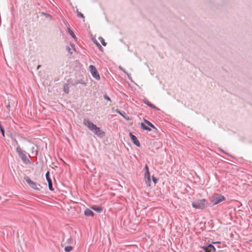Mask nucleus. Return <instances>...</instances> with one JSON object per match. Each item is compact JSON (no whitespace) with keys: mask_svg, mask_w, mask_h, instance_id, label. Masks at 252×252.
I'll list each match as a JSON object with an SVG mask.
<instances>
[{"mask_svg":"<svg viewBox=\"0 0 252 252\" xmlns=\"http://www.w3.org/2000/svg\"><path fill=\"white\" fill-rule=\"evenodd\" d=\"M67 32L71 36V37L73 38H74V39H76V35L74 33V32L72 31V30L70 28H69V27L67 28Z\"/></svg>","mask_w":252,"mask_h":252,"instance_id":"15","label":"nucleus"},{"mask_svg":"<svg viewBox=\"0 0 252 252\" xmlns=\"http://www.w3.org/2000/svg\"><path fill=\"white\" fill-rule=\"evenodd\" d=\"M129 136L130 137V139L132 141V142L137 147L140 146V143L136 136L133 135L131 132H129Z\"/></svg>","mask_w":252,"mask_h":252,"instance_id":"8","label":"nucleus"},{"mask_svg":"<svg viewBox=\"0 0 252 252\" xmlns=\"http://www.w3.org/2000/svg\"><path fill=\"white\" fill-rule=\"evenodd\" d=\"M35 151H36V153H35V155L36 156L37 155L38 151H37V150H36Z\"/></svg>","mask_w":252,"mask_h":252,"instance_id":"38","label":"nucleus"},{"mask_svg":"<svg viewBox=\"0 0 252 252\" xmlns=\"http://www.w3.org/2000/svg\"><path fill=\"white\" fill-rule=\"evenodd\" d=\"M78 83H81V84H84V85H86V83H84V82H82V80L78 81L77 82H76L75 84H78Z\"/></svg>","mask_w":252,"mask_h":252,"instance_id":"32","label":"nucleus"},{"mask_svg":"<svg viewBox=\"0 0 252 252\" xmlns=\"http://www.w3.org/2000/svg\"><path fill=\"white\" fill-rule=\"evenodd\" d=\"M143 102L147 104L148 106L150 107L152 109H156L157 110H159V109L155 105H154L153 104L151 103L149 101V100L147 99H145L143 100Z\"/></svg>","mask_w":252,"mask_h":252,"instance_id":"10","label":"nucleus"},{"mask_svg":"<svg viewBox=\"0 0 252 252\" xmlns=\"http://www.w3.org/2000/svg\"><path fill=\"white\" fill-rule=\"evenodd\" d=\"M225 200L224 196L220 194H216L211 198L213 205H217Z\"/></svg>","mask_w":252,"mask_h":252,"instance_id":"4","label":"nucleus"},{"mask_svg":"<svg viewBox=\"0 0 252 252\" xmlns=\"http://www.w3.org/2000/svg\"><path fill=\"white\" fill-rule=\"evenodd\" d=\"M98 40L100 41L103 46H105L106 45V42H105L104 39L102 37H99Z\"/></svg>","mask_w":252,"mask_h":252,"instance_id":"19","label":"nucleus"},{"mask_svg":"<svg viewBox=\"0 0 252 252\" xmlns=\"http://www.w3.org/2000/svg\"><path fill=\"white\" fill-rule=\"evenodd\" d=\"M116 111L117 112V113H118V114H119L120 115L122 116L124 118H125V117L124 116V114H125V113L124 112H122L118 109H116Z\"/></svg>","mask_w":252,"mask_h":252,"instance_id":"23","label":"nucleus"},{"mask_svg":"<svg viewBox=\"0 0 252 252\" xmlns=\"http://www.w3.org/2000/svg\"><path fill=\"white\" fill-rule=\"evenodd\" d=\"M84 125L86 126L91 131L98 137L102 138L105 135V132L97 127L92 122L87 119H84Z\"/></svg>","mask_w":252,"mask_h":252,"instance_id":"1","label":"nucleus"},{"mask_svg":"<svg viewBox=\"0 0 252 252\" xmlns=\"http://www.w3.org/2000/svg\"><path fill=\"white\" fill-rule=\"evenodd\" d=\"M84 214L85 216H88V217H93L94 216V214L93 213V212L90 210V209H86L85 211H84Z\"/></svg>","mask_w":252,"mask_h":252,"instance_id":"11","label":"nucleus"},{"mask_svg":"<svg viewBox=\"0 0 252 252\" xmlns=\"http://www.w3.org/2000/svg\"><path fill=\"white\" fill-rule=\"evenodd\" d=\"M25 181L27 183V184L33 189L39 190L40 189L38 188L37 184L32 181L29 177H26L25 178Z\"/></svg>","mask_w":252,"mask_h":252,"instance_id":"6","label":"nucleus"},{"mask_svg":"<svg viewBox=\"0 0 252 252\" xmlns=\"http://www.w3.org/2000/svg\"><path fill=\"white\" fill-rule=\"evenodd\" d=\"M39 67H40V65H38V66H37V68H39Z\"/></svg>","mask_w":252,"mask_h":252,"instance_id":"40","label":"nucleus"},{"mask_svg":"<svg viewBox=\"0 0 252 252\" xmlns=\"http://www.w3.org/2000/svg\"><path fill=\"white\" fill-rule=\"evenodd\" d=\"M140 126L144 130L148 131H150L151 130V129L150 127L147 126L143 123H140Z\"/></svg>","mask_w":252,"mask_h":252,"instance_id":"16","label":"nucleus"},{"mask_svg":"<svg viewBox=\"0 0 252 252\" xmlns=\"http://www.w3.org/2000/svg\"><path fill=\"white\" fill-rule=\"evenodd\" d=\"M91 208L93 210H94L95 211H96L98 213H101L102 211V208L100 206H92Z\"/></svg>","mask_w":252,"mask_h":252,"instance_id":"13","label":"nucleus"},{"mask_svg":"<svg viewBox=\"0 0 252 252\" xmlns=\"http://www.w3.org/2000/svg\"><path fill=\"white\" fill-rule=\"evenodd\" d=\"M16 151L24 163L27 165L32 163L31 161L28 157V155L30 156V155L26 151H23L20 146L17 147Z\"/></svg>","mask_w":252,"mask_h":252,"instance_id":"2","label":"nucleus"},{"mask_svg":"<svg viewBox=\"0 0 252 252\" xmlns=\"http://www.w3.org/2000/svg\"><path fill=\"white\" fill-rule=\"evenodd\" d=\"M144 122L148 125L149 126H150L151 127L153 128V129H155V130H157V128H156V127L153 125L152 124L150 121H148L147 120L145 119H144Z\"/></svg>","mask_w":252,"mask_h":252,"instance_id":"12","label":"nucleus"},{"mask_svg":"<svg viewBox=\"0 0 252 252\" xmlns=\"http://www.w3.org/2000/svg\"><path fill=\"white\" fill-rule=\"evenodd\" d=\"M45 176H46V179L47 181L48 184V187H49V190L51 191H53L54 188L53 187L52 180H51V178L50 177V172L49 171H48L46 173Z\"/></svg>","mask_w":252,"mask_h":252,"instance_id":"7","label":"nucleus"},{"mask_svg":"<svg viewBox=\"0 0 252 252\" xmlns=\"http://www.w3.org/2000/svg\"><path fill=\"white\" fill-rule=\"evenodd\" d=\"M63 91L66 94H69V86L68 84H65L63 85Z\"/></svg>","mask_w":252,"mask_h":252,"instance_id":"17","label":"nucleus"},{"mask_svg":"<svg viewBox=\"0 0 252 252\" xmlns=\"http://www.w3.org/2000/svg\"><path fill=\"white\" fill-rule=\"evenodd\" d=\"M71 241H72L71 238L70 237L68 239V240L67 241V243L70 244L71 243Z\"/></svg>","mask_w":252,"mask_h":252,"instance_id":"33","label":"nucleus"},{"mask_svg":"<svg viewBox=\"0 0 252 252\" xmlns=\"http://www.w3.org/2000/svg\"><path fill=\"white\" fill-rule=\"evenodd\" d=\"M34 150H35V147L34 146H32V154H33Z\"/></svg>","mask_w":252,"mask_h":252,"instance_id":"35","label":"nucleus"},{"mask_svg":"<svg viewBox=\"0 0 252 252\" xmlns=\"http://www.w3.org/2000/svg\"><path fill=\"white\" fill-rule=\"evenodd\" d=\"M76 12H77L78 17H81V18H84V15L81 12L79 11L78 9H77Z\"/></svg>","mask_w":252,"mask_h":252,"instance_id":"21","label":"nucleus"},{"mask_svg":"<svg viewBox=\"0 0 252 252\" xmlns=\"http://www.w3.org/2000/svg\"><path fill=\"white\" fill-rule=\"evenodd\" d=\"M153 182H154L155 183H157V179L156 178H155V177H153Z\"/></svg>","mask_w":252,"mask_h":252,"instance_id":"34","label":"nucleus"},{"mask_svg":"<svg viewBox=\"0 0 252 252\" xmlns=\"http://www.w3.org/2000/svg\"><path fill=\"white\" fill-rule=\"evenodd\" d=\"M89 69L92 76L97 80H99L100 78L96 67L93 65H90Z\"/></svg>","mask_w":252,"mask_h":252,"instance_id":"5","label":"nucleus"},{"mask_svg":"<svg viewBox=\"0 0 252 252\" xmlns=\"http://www.w3.org/2000/svg\"><path fill=\"white\" fill-rule=\"evenodd\" d=\"M250 242H252V239L250 241Z\"/></svg>","mask_w":252,"mask_h":252,"instance_id":"41","label":"nucleus"},{"mask_svg":"<svg viewBox=\"0 0 252 252\" xmlns=\"http://www.w3.org/2000/svg\"><path fill=\"white\" fill-rule=\"evenodd\" d=\"M145 177L147 179L148 182H149L151 181L150 174L149 171H146V172L145 173Z\"/></svg>","mask_w":252,"mask_h":252,"instance_id":"18","label":"nucleus"},{"mask_svg":"<svg viewBox=\"0 0 252 252\" xmlns=\"http://www.w3.org/2000/svg\"><path fill=\"white\" fill-rule=\"evenodd\" d=\"M40 14L42 16H45L47 18L49 19L50 20H52L53 19L52 16L50 14L45 13L44 12H40Z\"/></svg>","mask_w":252,"mask_h":252,"instance_id":"14","label":"nucleus"},{"mask_svg":"<svg viewBox=\"0 0 252 252\" xmlns=\"http://www.w3.org/2000/svg\"><path fill=\"white\" fill-rule=\"evenodd\" d=\"M73 249L72 246H66L64 248V251L65 252H70Z\"/></svg>","mask_w":252,"mask_h":252,"instance_id":"20","label":"nucleus"},{"mask_svg":"<svg viewBox=\"0 0 252 252\" xmlns=\"http://www.w3.org/2000/svg\"><path fill=\"white\" fill-rule=\"evenodd\" d=\"M103 97L104 99H106L108 101H111V98L107 95V94H104L103 95Z\"/></svg>","mask_w":252,"mask_h":252,"instance_id":"24","label":"nucleus"},{"mask_svg":"<svg viewBox=\"0 0 252 252\" xmlns=\"http://www.w3.org/2000/svg\"><path fill=\"white\" fill-rule=\"evenodd\" d=\"M202 249L204 250L205 252H211L209 251V249L211 248L212 249V252H216V248L212 244H209L207 246H204L202 247Z\"/></svg>","mask_w":252,"mask_h":252,"instance_id":"9","label":"nucleus"},{"mask_svg":"<svg viewBox=\"0 0 252 252\" xmlns=\"http://www.w3.org/2000/svg\"><path fill=\"white\" fill-rule=\"evenodd\" d=\"M145 169H146V171H149V168L147 165L145 166Z\"/></svg>","mask_w":252,"mask_h":252,"instance_id":"36","label":"nucleus"},{"mask_svg":"<svg viewBox=\"0 0 252 252\" xmlns=\"http://www.w3.org/2000/svg\"><path fill=\"white\" fill-rule=\"evenodd\" d=\"M0 130V131L1 132V134L2 135V136L4 137V128H1Z\"/></svg>","mask_w":252,"mask_h":252,"instance_id":"31","label":"nucleus"},{"mask_svg":"<svg viewBox=\"0 0 252 252\" xmlns=\"http://www.w3.org/2000/svg\"><path fill=\"white\" fill-rule=\"evenodd\" d=\"M70 46L74 51H75V45L73 43H70Z\"/></svg>","mask_w":252,"mask_h":252,"instance_id":"30","label":"nucleus"},{"mask_svg":"<svg viewBox=\"0 0 252 252\" xmlns=\"http://www.w3.org/2000/svg\"><path fill=\"white\" fill-rule=\"evenodd\" d=\"M209 251H210L211 252H212V249H211V248H209Z\"/></svg>","mask_w":252,"mask_h":252,"instance_id":"37","label":"nucleus"},{"mask_svg":"<svg viewBox=\"0 0 252 252\" xmlns=\"http://www.w3.org/2000/svg\"><path fill=\"white\" fill-rule=\"evenodd\" d=\"M191 205L193 208L201 210L209 206L211 207L210 203L205 199H201L197 202H192Z\"/></svg>","mask_w":252,"mask_h":252,"instance_id":"3","label":"nucleus"},{"mask_svg":"<svg viewBox=\"0 0 252 252\" xmlns=\"http://www.w3.org/2000/svg\"><path fill=\"white\" fill-rule=\"evenodd\" d=\"M119 68H120L121 70H122V71H123L126 74H127V76H128V78H129V74H128V73H127V72H126V70H125L124 68H123L121 66H120V67H119Z\"/></svg>","mask_w":252,"mask_h":252,"instance_id":"26","label":"nucleus"},{"mask_svg":"<svg viewBox=\"0 0 252 252\" xmlns=\"http://www.w3.org/2000/svg\"><path fill=\"white\" fill-rule=\"evenodd\" d=\"M66 50L70 54H72V52L71 51V48L69 46H66Z\"/></svg>","mask_w":252,"mask_h":252,"instance_id":"25","label":"nucleus"},{"mask_svg":"<svg viewBox=\"0 0 252 252\" xmlns=\"http://www.w3.org/2000/svg\"><path fill=\"white\" fill-rule=\"evenodd\" d=\"M12 139L15 142L16 145H17V146H19L18 141L15 138H13Z\"/></svg>","mask_w":252,"mask_h":252,"instance_id":"29","label":"nucleus"},{"mask_svg":"<svg viewBox=\"0 0 252 252\" xmlns=\"http://www.w3.org/2000/svg\"><path fill=\"white\" fill-rule=\"evenodd\" d=\"M94 43L95 44V45L99 48V50H101L102 49V47H101V46L96 40H95L94 41Z\"/></svg>","mask_w":252,"mask_h":252,"instance_id":"22","label":"nucleus"},{"mask_svg":"<svg viewBox=\"0 0 252 252\" xmlns=\"http://www.w3.org/2000/svg\"><path fill=\"white\" fill-rule=\"evenodd\" d=\"M214 243H219L220 244V242H215Z\"/></svg>","mask_w":252,"mask_h":252,"instance_id":"39","label":"nucleus"},{"mask_svg":"<svg viewBox=\"0 0 252 252\" xmlns=\"http://www.w3.org/2000/svg\"><path fill=\"white\" fill-rule=\"evenodd\" d=\"M220 151L221 153L224 154L225 155H227L228 156H230L228 153L225 152L224 151H223L222 149H220Z\"/></svg>","mask_w":252,"mask_h":252,"instance_id":"28","label":"nucleus"},{"mask_svg":"<svg viewBox=\"0 0 252 252\" xmlns=\"http://www.w3.org/2000/svg\"><path fill=\"white\" fill-rule=\"evenodd\" d=\"M6 107L7 109H8V110L9 111L10 109V104L9 102H8V103L6 104Z\"/></svg>","mask_w":252,"mask_h":252,"instance_id":"27","label":"nucleus"}]
</instances>
